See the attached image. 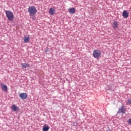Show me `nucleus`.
<instances>
[{
  "mask_svg": "<svg viewBox=\"0 0 131 131\" xmlns=\"http://www.w3.org/2000/svg\"><path fill=\"white\" fill-rule=\"evenodd\" d=\"M28 10L29 13V15L31 16H34V15H35V14H36L37 12V10L35 6H30Z\"/></svg>",
  "mask_w": 131,
  "mask_h": 131,
  "instance_id": "f257e3e1",
  "label": "nucleus"
},
{
  "mask_svg": "<svg viewBox=\"0 0 131 131\" xmlns=\"http://www.w3.org/2000/svg\"><path fill=\"white\" fill-rule=\"evenodd\" d=\"M5 14L8 20H13V19H14V14H13V12L9 10H6Z\"/></svg>",
  "mask_w": 131,
  "mask_h": 131,
  "instance_id": "f03ea898",
  "label": "nucleus"
},
{
  "mask_svg": "<svg viewBox=\"0 0 131 131\" xmlns=\"http://www.w3.org/2000/svg\"><path fill=\"white\" fill-rule=\"evenodd\" d=\"M102 55V53L101 52V50H95L93 51V57L94 58H98L100 57V56Z\"/></svg>",
  "mask_w": 131,
  "mask_h": 131,
  "instance_id": "7ed1b4c3",
  "label": "nucleus"
},
{
  "mask_svg": "<svg viewBox=\"0 0 131 131\" xmlns=\"http://www.w3.org/2000/svg\"><path fill=\"white\" fill-rule=\"evenodd\" d=\"M126 112V108H125V106L122 105L121 107L118 111V113H122L124 114Z\"/></svg>",
  "mask_w": 131,
  "mask_h": 131,
  "instance_id": "20e7f679",
  "label": "nucleus"
},
{
  "mask_svg": "<svg viewBox=\"0 0 131 131\" xmlns=\"http://www.w3.org/2000/svg\"><path fill=\"white\" fill-rule=\"evenodd\" d=\"M28 97V95H27V94L25 93H20L19 94V98H20L21 100H26Z\"/></svg>",
  "mask_w": 131,
  "mask_h": 131,
  "instance_id": "39448f33",
  "label": "nucleus"
},
{
  "mask_svg": "<svg viewBox=\"0 0 131 131\" xmlns=\"http://www.w3.org/2000/svg\"><path fill=\"white\" fill-rule=\"evenodd\" d=\"M112 27L114 29H117L118 28V22L114 20L112 24Z\"/></svg>",
  "mask_w": 131,
  "mask_h": 131,
  "instance_id": "423d86ee",
  "label": "nucleus"
},
{
  "mask_svg": "<svg viewBox=\"0 0 131 131\" xmlns=\"http://www.w3.org/2000/svg\"><path fill=\"white\" fill-rule=\"evenodd\" d=\"M1 87L2 88L3 92H7V91H8V86L7 85H5L3 83H1Z\"/></svg>",
  "mask_w": 131,
  "mask_h": 131,
  "instance_id": "0eeeda50",
  "label": "nucleus"
},
{
  "mask_svg": "<svg viewBox=\"0 0 131 131\" xmlns=\"http://www.w3.org/2000/svg\"><path fill=\"white\" fill-rule=\"evenodd\" d=\"M55 7H52L50 8L49 13L50 15H51L52 16H53V15H55L56 11L55 10Z\"/></svg>",
  "mask_w": 131,
  "mask_h": 131,
  "instance_id": "6e6552de",
  "label": "nucleus"
},
{
  "mask_svg": "<svg viewBox=\"0 0 131 131\" xmlns=\"http://www.w3.org/2000/svg\"><path fill=\"white\" fill-rule=\"evenodd\" d=\"M129 14V13L127 12V11L124 10L123 12L122 16L124 18H127L128 17Z\"/></svg>",
  "mask_w": 131,
  "mask_h": 131,
  "instance_id": "1a4fd4ad",
  "label": "nucleus"
},
{
  "mask_svg": "<svg viewBox=\"0 0 131 131\" xmlns=\"http://www.w3.org/2000/svg\"><path fill=\"white\" fill-rule=\"evenodd\" d=\"M11 109L12 110V111H14V112H16V111L19 110V107L16 106V105L13 104L11 106Z\"/></svg>",
  "mask_w": 131,
  "mask_h": 131,
  "instance_id": "9d476101",
  "label": "nucleus"
},
{
  "mask_svg": "<svg viewBox=\"0 0 131 131\" xmlns=\"http://www.w3.org/2000/svg\"><path fill=\"white\" fill-rule=\"evenodd\" d=\"M21 68H28V67H29V66H30V64H29V63H21Z\"/></svg>",
  "mask_w": 131,
  "mask_h": 131,
  "instance_id": "9b49d317",
  "label": "nucleus"
},
{
  "mask_svg": "<svg viewBox=\"0 0 131 131\" xmlns=\"http://www.w3.org/2000/svg\"><path fill=\"white\" fill-rule=\"evenodd\" d=\"M69 12L70 14H75V8H71L68 9Z\"/></svg>",
  "mask_w": 131,
  "mask_h": 131,
  "instance_id": "f8f14e48",
  "label": "nucleus"
},
{
  "mask_svg": "<svg viewBox=\"0 0 131 131\" xmlns=\"http://www.w3.org/2000/svg\"><path fill=\"white\" fill-rule=\"evenodd\" d=\"M24 42L25 43L29 42V40H30V37H29V36H25L24 37Z\"/></svg>",
  "mask_w": 131,
  "mask_h": 131,
  "instance_id": "ddd939ff",
  "label": "nucleus"
},
{
  "mask_svg": "<svg viewBox=\"0 0 131 131\" xmlns=\"http://www.w3.org/2000/svg\"><path fill=\"white\" fill-rule=\"evenodd\" d=\"M49 129H50V127L49 126H47V125H45L43 126V128H42L43 131H48L49 130Z\"/></svg>",
  "mask_w": 131,
  "mask_h": 131,
  "instance_id": "4468645a",
  "label": "nucleus"
},
{
  "mask_svg": "<svg viewBox=\"0 0 131 131\" xmlns=\"http://www.w3.org/2000/svg\"><path fill=\"white\" fill-rule=\"evenodd\" d=\"M126 105H131V98H129L127 100Z\"/></svg>",
  "mask_w": 131,
  "mask_h": 131,
  "instance_id": "2eb2a0df",
  "label": "nucleus"
},
{
  "mask_svg": "<svg viewBox=\"0 0 131 131\" xmlns=\"http://www.w3.org/2000/svg\"><path fill=\"white\" fill-rule=\"evenodd\" d=\"M128 123L131 125V118L128 120Z\"/></svg>",
  "mask_w": 131,
  "mask_h": 131,
  "instance_id": "dca6fc26",
  "label": "nucleus"
}]
</instances>
